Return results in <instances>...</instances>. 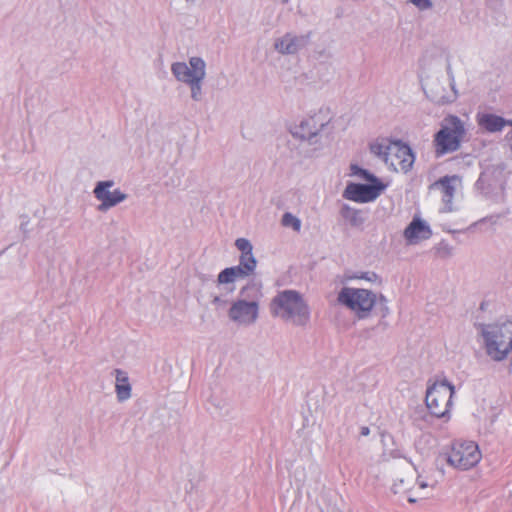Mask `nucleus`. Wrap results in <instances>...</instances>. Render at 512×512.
<instances>
[{
  "label": "nucleus",
  "mask_w": 512,
  "mask_h": 512,
  "mask_svg": "<svg viewBox=\"0 0 512 512\" xmlns=\"http://www.w3.org/2000/svg\"><path fill=\"white\" fill-rule=\"evenodd\" d=\"M482 336L487 354L496 361L507 358L512 352V322L505 321L482 325Z\"/></svg>",
  "instance_id": "1"
},
{
  "label": "nucleus",
  "mask_w": 512,
  "mask_h": 512,
  "mask_svg": "<svg viewBox=\"0 0 512 512\" xmlns=\"http://www.w3.org/2000/svg\"><path fill=\"white\" fill-rule=\"evenodd\" d=\"M370 150L395 171L407 172L414 162L410 147L400 141L376 140L370 145Z\"/></svg>",
  "instance_id": "2"
},
{
  "label": "nucleus",
  "mask_w": 512,
  "mask_h": 512,
  "mask_svg": "<svg viewBox=\"0 0 512 512\" xmlns=\"http://www.w3.org/2000/svg\"><path fill=\"white\" fill-rule=\"evenodd\" d=\"M351 174L368 181L369 184L349 183L343 192V197L347 200L357 203L373 202L386 189L380 179L357 165H351Z\"/></svg>",
  "instance_id": "3"
},
{
  "label": "nucleus",
  "mask_w": 512,
  "mask_h": 512,
  "mask_svg": "<svg viewBox=\"0 0 512 512\" xmlns=\"http://www.w3.org/2000/svg\"><path fill=\"white\" fill-rule=\"evenodd\" d=\"M274 316L303 325L309 319V311L300 295L294 291H284L275 297L271 303Z\"/></svg>",
  "instance_id": "4"
},
{
  "label": "nucleus",
  "mask_w": 512,
  "mask_h": 512,
  "mask_svg": "<svg viewBox=\"0 0 512 512\" xmlns=\"http://www.w3.org/2000/svg\"><path fill=\"white\" fill-rule=\"evenodd\" d=\"M464 123L454 115L447 116L442 128L434 136L435 153L443 156L457 151L465 136Z\"/></svg>",
  "instance_id": "5"
},
{
  "label": "nucleus",
  "mask_w": 512,
  "mask_h": 512,
  "mask_svg": "<svg viewBox=\"0 0 512 512\" xmlns=\"http://www.w3.org/2000/svg\"><path fill=\"white\" fill-rule=\"evenodd\" d=\"M482 458L479 446L474 441L457 440L453 442L448 454V463L461 470L476 466Z\"/></svg>",
  "instance_id": "6"
},
{
  "label": "nucleus",
  "mask_w": 512,
  "mask_h": 512,
  "mask_svg": "<svg viewBox=\"0 0 512 512\" xmlns=\"http://www.w3.org/2000/svg\"><path fill=\"white\" fill-rule=\"evenodd\" d=\"M454 387L445 381L435 382L426 393V405L436 417H444L452 406Z\"/></svg>",
  "instance_id": "7"
},
{
  "label": "nucleus",
  "mask_w": 512,
  "mask_h": 512,
  "mask_svg": "<svg viewBox=\"0 0 512 512\" xmlns=\"http://www.w3.org/2000/svg\"><path fill=\"white\" fill-rule=\"evenodd\" d=\"M191 68L185 63L172 65V72L179 81L188 83L191 87L192 97L198 100L201 94V81L205 77V63L201 58L192 57L189 61Z\"/></svg>",
  "instance_id": "8"
},
{
  "label": "nucleus",
  "mask_w": 512,
  "mask_h": 512,
  "mask_svg": "<svg viewBox=\"0 0 512 512\" xmlns=\"http://www.w3.org/2000/svg\"><path fill=\"white\" fill-rule=\"evenodd\" d=\"M338 301L363 318L372 310L376 298L366 289L344 288L338 295Z\"/></svg>",
  "instance_id": "9"
},
{
  "label": "nucleus",
  "mask_w": 512,
  "mask_h": 512,
  "mask_svg": "<svg viewBox=\"0 0 512 512\" xmlns=\"http://www.w3.org/2000/svg\"><path fill=\"white\" fill-rule=\"evenodd\" d=\"M461 187V178L457 175L444 176L434 182L431 190H438L441 196V201L444 204L447 212L452 211V201L458 190Z\"/></svg>",
  "instance_id": "10"
},
{
  "label": "nucleus",
  "mask_w": 512,
  "mask_h": 512,
  "mask_svg": "<svg viewBox=\"0 0 512 512\" xmlns=\"http://www.w3.org/2000/svg\"><path fill=\"white\" fill-rule=\"evenodd\" d=\"M113 186L112 181L99 182L94 189L95 197L101 201L99 210H106L110 207L115 206L126 198L120 190L109 191V188Z\"/></svg>",
  "instance_id": "11"
},
{
  "label": "nucleus",
  "mask_w": 512,
  "mask_h": 512,
  "mask_svg": "<svg viewBox=\"0 0 512 512\" xmlns=\"http://www.w3.org/2000/svg\"><path fill=\"white\" fill-rule=\"evenodd\" d=\"M229 316L234 321L243 324L253 323L258 316V305L256 302H235L229 311Z\"/></svg>",
  "instance_id": "12"
},
{
  "label": "nucleus",
  "mask_w": 512,
  "mask_h": 512,
  "mask_svg": "<svg viewBox=\"0 0 512 512\" xmlns=\"http://www.w3.org/2000/svg\"><path fill=\"white\" fill-rule=\"evenodd\" d=\"M431 230L422 220L414 218L404 231V236L411 244L420 240L428 239L431 236Z\"/></svg>",
  "instance_id": "13"
},
{
  "label": "nucleus",
  "mask_w": 512,
  "mask_h": 512,
  "mask_svg": "<svg viewBox=\"0 0 512 512\" xmlns=\"http://www.w3.org/2000/svg\"><path fill=\"white\" fill-rule=\"evenodd\" d=\"M477 123L488 132L501 131L506 125L512 126V121H506L504 118L491 113L478 114Z\"/></svg>",
  "instance_id": "14"
},
{
  "label": "nucleus",
  "mask_w": 512,
  "mask_h": 512,
  "mask_svg": "<svg viewBox=\"0 0 512 512\" xmlns=\"http://www.w3.org/2000/svg\"><path fill=\"white\" fill-rule=\"evenodd\" d=\"M116 393L119 400L123 401L130 397L131 387L125 372L116 370Z\"/></svg>",
  "instance_id": "15"
},
{
  "label": "nucleus",
  "mask_w": 512,
  "mask_h": 512,
  "mask_svg": "<svg viewBox=\"0 0 512 512\" xmlns=\"http://www.w3.org/2000/svg\"><path fill=\"white\" fill-rule=\"evenodd\" d=\"M298 39L286 35L275 43V48L281 53H295L298 49Z\"/></svg>",
  "instance_id": "16"
},
{
  "label": "nucleus",
  "mask_w": 512,
  "mask_h": 512,
  "mask_svg": "<svg viewBox=\"0 0 512 512\" xmlns=\"http://www.w3.org/2000/svg\"><path fill=\"white\" fill-rule=\"evenodd\" d=\"M236 268L241 269V274L244 276H248L255 270L256 260L253 257L252 253L241 254L240 264L235 266Z\"/></svg>",
  "instance_id": "17"
},
{
  "label": "nucleus",
  "mask_w": 512,
  "mask_h": 512,
  "mask_svg": "<svg viewBox=\"0 0 512 512\" xmlns=\"http://www.w3.org/2000/svg\"><path fill=\"white\" fill-rule=\"evenodd\" d=\"M245 277L241 274V269L236 267H230L224 269L219 275H218V282L221 284L231 283L234 282L238 278Z\"/></svg>",
  "instance_id": "18"
},
{
  "label": "nucleus",
  "mask_w": 512,
  "mask_h": 512,
  "mask_svg": "<svg viewBox=\"0 0 512 512\" xmlns=\"http://www.w3.org/2000/svg\"><path fill=\"white\" fill-rule=\"evenodd\" d=\"M282 225L284 227H291L294 231L299 232L301 221L291 213H285L282 217Z\"/></svg>",
  "instance_id": "19"
},
{
  "label": "nucleus",
  "mask_w": 512,
  "mask_h": 512,
  "mask_svg": "<svg viewBox=\"0 0 512 512\" xmlns=\"http://www.w3.org/2000/svg\"><path fill=\"white\" fill-rule=\"evenodd\" d=\"M235 244L236 247L242 252V254L252 253V246L247 239L239 238L236 240Z\"/></svg>",
  "instance_id": "20"
},
{
  "label": "nucleus",
  "mask_w": 512,
  "mask_h": 512,
  "mask_svg": "<svg viewBox=\"0 0 512 512\" xmlns=\"http://www.w3.org/2000/svg\"><path fill=\"white\" fill-rule=\"evenodd\" d=\"M358 211L356 210H353L349 207H344L343 210H342V215L343 217L345 218H350L351 221L355 224L356 221H357V217H358Z\"/></svg>",
  "instance_id": "21"
},
{
  "label": "nucleus",
  "mask_w": 512,
  "mask_h": 512,
  "mask_svg": "<svg viewBox=\"0 0 512 512\" xmlns=\"http://www.w3.org/2000/svg\"><path fill=\"white\" fill-rule=\"evenodd\" d=\"M420 10H426L432 7V0H410Z\"/></svg>",
  "instance_id": "22"
},
{
  "label": "nucleus",
  "mask_w": 512,
  "mask_h": 512,
  "mask_svg": "<svg viewBox=\"0 0 512 512\" xmlns=\"http://www.w3.org/2000/svg\"><path fill=\"white\" fill-rule=\"evenodd\" d=\"M370 433V429L367 426H364L361 428V435L362 436H368Z\"/></svg>",
  "instance_id": "23"
},
{
  "label": "nucleus",
  "mask_w": 512,
  "mask_h": 512,
  "mask_svg": "<svg viewBox=\"0 0 512 512\" xmlns=\"http://www.w3.org/2000/svg\"><path fill=\"white\" fill-rule=\"evenodd\" d=\"M316 133V128L315 129H311V130H308L307 132H305L302 136H310V135H314Z\"/></svg>",
  "instance_id": "24"
},
{
  "label": "nucleus",
  "mask_w": 512,
  "mask_h": 512,
  "mask_svg": "<svg viewBox=\"0 0 512 512\" xmlns=\"http://www.w3.org/2000/svg\"><path fill=\"white\" fill-rule=\"evenodd\" d=\"M435 485H436V482L431 483V484H427V483H421V484H420V486H421L422 488H424V487H426V486L434 487Z\"/></svg>",
  "instance_id": "25"
},
{
  "label": "nucleus",
  "mask_w": 512,
  "mask_h": 512,
  "mask_svg": "<svg viewBox=\"0 0 512 512\" xmlns=\"http://www.w3.org/2000/svg\"><path fill=\"white\" fill-rule=\"evenodd\" d=\"M289 0H282L283 3H287Z\"/></svg>",
  "instance_id": "26"
}]
</instances>
